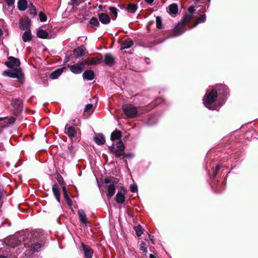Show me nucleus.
<instances>
[{"instance_id": "1", "label": "nucleus", "mask_w": 258, "mask_h": 258, "mask_svg": "<svg viewBox=\"0 0 258 258\" xmlns=\"http://www.w3.org/2000/svg\"><path fill=\"white\" fill-rule=\"evenodd\" d=\"M192 18L191 14H186L184 16L181 21L179 22L174 28L175 35H179L186 31L185 26L189 22Z\"/></svg>"}, {"instance_id": "2", "label": "nucleus", "mask_w": 258, "mask_h": 258, "mask_svg": "<svg viewBox=\"0 0 258 258\" xmlns=\"http://www.w3.org/2000/svg\"><path fill=\"white\" fill-rule=\"evenodd\" d=\"M4 74L13 78H17L18 81L23 83L24 81V76L20 68L13 69L12 70H6L4 72Z\"/></svg>"}, {"instance_id": "3", "label": "nucleus", "mask_w": 258, "mask_h": 258, "mask_svg": "<svg viewBox=\"0 0 258 258\" xmlns=\"http://www.w3.org/2000/svg\"><path fill=\"white\" fill-rule=\"evenodd\" d=\"M122 109L125 115L131 118L135 117L138 112L137 107L132 104L123 105Z\"/></svg>"}, {"instance_id": "4", "label": "nucleus", "mask_w": 258, "mask_h": 258, "mask_svg": "<svg viewBox=\"0 0 258 258\" xmlns=\"http://www.w3.org/2000/svg\"><path fill=\"white\" fill-rule=\"evenodd\" d=\"M217 98V91L214 89L212 90V91L207 95L206 99L204 101L206 107L212 110L214 109V108L212 106V104L216 100Z\"/></svg>"}, {"instance_id": "5", "label": "nucleus", "mask_w": 258, "mask_h": 258, "mask_svg": "<svg viewBox=\"0 0 258 258\" xmlns=\"http://www.w3.org/2000/svg\"><path fill=\"white\" fill-rule=\"evenodd\" d=\"M104 183L106 184L110 183L107 186L106 196L108 198H110L115 194V185L116 184H117V181L114 180L111 182L109 178L104 179Z\"/></svg>"}, {"instance_id": "6", "label": "nucleus", "mask_w": 258, "mask_h": 258, "mask_svg": "<svg viewBox=\"0 0 258 258\" xmlns=\"http://www.w3.org/2000/svg\"><path fill=\"white\" fill-rule=\"evenodd\" d=\"M80 249L85 258H92L94 251L89 246L85 244L84 243H80Z\"/></svg>"}, {"instance_id": "7", "label": "nucleus", "mask_w": 258, "mask_h": 258, "mask_svg": "<svg viewBox=\"0 0 258 258\" xmlns=\"http://www.w3.org/2000/svg\"><path fill=\"white\" fill-rule=\"evenodd\" d=\"M67 67L70 68L71 71L75 74L81 73L85 68V64L83 62L76 63L74 65L68 64Z\"/></svg>"}, {"instance_id": "8", "label": "nucleus", "mask_w": 258, "mask_h": 258, "mask_svg": "<svg viewBox=\"0 0 258 258\" xmlns=\"http://www.w3.org/2000/svg\"><path fill=\"white\" fill-rule=\"evenodd\" d=\"M126 190L123 187H121L115 196V201L118 204H122L125 201Z\"/></svg>"}, {"instance_id": "9", "label": "nucleus", "mask_w": 258, "mask_h": 258, "mask_svg": "<svg viewBox=\"0 0 258 258\" xmlns=\"http://www.w3.org/2000/svg\"><path fill=\"white\" fill-rule=\"evenodd\" d=\"M5 64L9 68L13 69L14 67L20 66V62L19 59L13 56L8 57V61L5 62Z\"/></svg>"}, {"instance_id": "10", "label": "nucleus", "mask_w": 258, "mask_h": 258, "mask_svg": "<svg viewBox=\"0 0 258 258\" xmlns=\"http://www.w3.org/2000/svg\"><path fill=\"white\" fill-rule=\"evenodd\" d=\"M102 58L99 57L87 58L85 60V63L87 65H95L101 63Z\"/></svg>"}, {"instance_id": "11", "label": "nucleus", "mask_w": 258, "mask_h": 258, "mask_svg": "<svg viewBox=\"0 0 258 258\" xmlns=\"http://www.w3.org/2000/svg\"><path fill=\"white\" fill-rule=\"evenodd\" d=\"M104 62L108 66H113L115 63V59L113 55L110 53L106 54L104 57Z\"/></svg>"}, {"instance_id": "12", "label": "nucleus", "mask_w": 258, "mask_h": 258, "mask_svg": "<svg viewBox=\"0 0 258 258\" xmlns=\"http://www.w3.org/2000/svg\"><path fill=\"white\" fill-rule=\"evenodd\" d=\"M78 214L80 221L85 225H86L88 223V220L84 210L82 209L79 210Z\"/></svg>"}, {"instance_id": "13", "label": "nucleus", "mask_w": 258, "mask_h": 258, "mask_svg": "<svg viewBox=\"0 0 258 258\" xmlns=\"http://www.w3.org/2000/svg\"><path fill=\"white\" fill-rule=\"evenodd\" d=\"M86 51V48L83 46L78 47L75 48L74 51V55L79 58L83 56L85 54V51Z\"/></svg>"}, {"instance_id": "14", "label": "nucleus", "mask_w": 258, "mask_h": 258, "mask_svg": "<svg viewBox=\"0 0 258 258\" xmlns=\"http://www.w3.org/2000/svg\"><path fill=\"white\" fill-rule=\"evenodd\" d=\"M65 133L70 138H73L76 136V131L75 127L67 124L65 127Z\"/></svg>"}, {"instance_id": "15", "label": "nucleus", "mask_w": 258, "mask_h": 258, "mask_svg": "<svg viewBox=\"0 0 258 258\" xmlns=\"http://www.w3.org/2000/svg\"><path fill=\"white\" fill-rule=\"evenodd\" d=\"M95 77L94 73L92 70H87L83 74V79L86 80H92Z\"/></svg>"}, {"instance_id": "16", "label": "nucleus", "mask_w": 258, "mask_h": 258, "mask_svg": "<svg viewBox=\"0 0 258 258\" xmlns=\"http://www.w3.org/2000/svg\"><path fill=\"white\" fill-rule=\"evenodd\" d=\"M99 21L104 24H108L110 22V19L109 16L104 13L99 15Z\"/></svg>"}, {"instance_id": "17", "label": "nucleus", "mask_w": 258, "mask_h": 258, "mask_svg": "<svg viewBox=\"0 0 258 258\" xmlns=\"http://www.w3.org/2000/svg\"><path fill=\"white\" fill-rule=\"evenodd\" d=\"M95 142L98 145L104 144L105 142V138L102 134H98L94 138Z\"/></svg>"}, {"instance_id": "18", "label": "nucleus", "mask_w": 258, "mask_h": 258, "mask_svg": "<svg viewBox=\"0 0 258 258\" xmlns=\"http://www.w3.org/2000/svg\"><path fill=\"white\" fill-rule=\"evenodd\" d=\"M32 38V34L30 29L26 30L23 34L22 39L24 42L30 41Z\"/></svg>"}, {"instance_id": "19", "label": "nucleus", "mask_w": 258, "mask_h": 258, "mask_svg": "<svg viewBox=\"0 0 258 258\" xmlns=\"http://www.w3.org/2000/svg\"><path fill=\"white\" fill-rule=\"evenodd\" d=\"M133 45L132 40L128 38L124 40L121 45V49H127L130 48Z\"/></svg>"}, {"instance_id": "20", "label": "nucleus", "mask_w": 258, "mask_h": 258, "mask_svg": "<svg viewBox=\"0 0 258 258\" xmlns=\"http://www.w3.org/2000/svg\"><path fill=\"white\" fill-rule=\"evenodd\" d=\"M52 191H53V193L56 200L58 202H60L59 188L57 184H55L53 185Z\"/></svg>"}, {"instance_id": "21", "label": "nucleus", "mask_w": 258, "mask_h": 258, "mask_svg": "<svg viewBox=\"0 0 258 258\" xmlns=\"http://www.w3.org/2000/svg\"><path fill=\"white\" fill-rule=\"evenodd\" d=\"M18 8L20 11H24L27 8V0H19L18 2Z\"/></svg>"}, {"instance_id": "22", "label": "nucleus", "mask_w": 258, "mask_h": 258, "mask_svg": "<svg viewBox=\"0 0 258 258\" xmlns=\"http://www.w3.org/2000/svg\"><path fill=\"white\" fill-rule=\"evenodd\" d=\"M41 247L40 243H33L30 247V250L32 251V253L38 252L40 251Z\"/></svg>"}, {"instance_id": "23", "label": "nucleus", "mask_w": 258, "mask_h": 258, "mask_svg": "<svg viewBox=\"0 0 258 258\" xmlns=\"http://www.w3.org/2000/svg\"><path fill=\"white\" fill-rule=\"evenodd\" d=\"M121 137V132L119 131L115 130L111 133L110 138L112 141H114L119 139Z\"/></svg>"}, {"instance_id": "24", "label": "nucleus", "mask_w": 258, "mask_h": 258, "mask_svg": "<svg viewBox=\"0 0 258 258\" xmlns=\"http://www.w3.org/2000/svg\"><path fill=\"white\" fill-rule=\"evenodd\" d=\"M62 72V69H58L51 73V74L50 75V78L51 79H56L61 74Z\"/></svg>"}, {"instance_id": "25", "label": "nucleus", "mask_w": 258, "mask_h": 258, "mask_svg": "<svg viewBox=\"0 0 258 258\" xmlns=\"http://www.w3.org/2000/svg\"><path fill=\"white\" fill-rule=\"evenodd\" d=\"M178 11L177 5L172 4L169 6L168 12L170 14H176Z\"/></svg>"}, {"instance_id": "26", "label": "nucleus", "mask_w": 258, "mask_h": 258, "mask_svg": "<svg viewBox=\"0 0 258 258\" xmlns=\"http://www.w3.org/2000/svg\"><path fill=\"white\" fill-rule=\"evenodd\" d=\"M37 36L40 38L46 39L48 37V33L43 29L38 30L37 32Z\"/></svg>"}, {"instance_id": "27", "label": "nucleus", "mask_w": 258, "mask_h": 258, "mask_svg": "<svg viewBox=\"0 0 258 258\" xmlns=\"http://www.w3.org/2000/svg\"><path fill=\"white\" fill-rule=\"evenodd\" d=\"M206 17L205 15H201L198 18L197 21L195 23L194 25L192 26L189 27V29H191L192 28L196 26L199 23L205 22L206 20Z\"/></svg>"}, {"instance_id": "28", "label": "nucleus", "mask_w": 258, "mask_h": 258, "mask_svg": "<svg viewBox=\"0 0 258 258\" xmlns=\"http://www.w3.org/2000/svg\"><path fill=\"white\" fill-rule=\"evenodd\" d=\"M89 23L92 27H98L99 26V22L97 18L95 17H92Z\"/></svg>"}, {"instance_id": "29", "label": "nucleus", "mask_w": 258, "mask_h": 258, "mask_svg": "<svg viewBox=\"0 0 258 258\" xmlns=\"http://www.w3.org/2000/svg\"><path fill=\"white\" fill-rule=\"evenodd\" d=\"M32 235L35 239H39L40 237L43 235L42 232L40 230H36L32 232Z\"/></svg>"}, {"instance_id": "30", "label": "nucleus", "mask_w": 258, "mask_h": 258, "mask_svg": "<svg viewBox=\"0 0 258 258\" xmlns=\"http://www.w3.org/2000/svg\"><path fill=\"white\" fill-rule=\"evenodd\" d=\"M137 9V6L135 4H130L127 7V11L131 13H134Z\"/></svg>"}, {"instance_id": "31", "label": "nucleus", "mask_w": 258, "mask_h": 258, "mask_svg": "<svg viewBox=\"0 0 258 258\" xmlns=\"http://www.w3.org/2000/svg\"><path fill=\"white\" fill-rule=\"evenodd\" d=\"M124 150H120V149H115L113 152V154L116 157H120L124 155Z\"/></svg>"}, {"instance_id": "32", "label": "nucleus", "mask_w": 258, "mask_h": 258, "mask_svg": "<svg viewBox=\"0 0 258 258\" xmlns=\"http://www.w3.org/2000/svg\"><path fill=\"white\" fill-rule=\"evenodd\" d=\"M134 229L136 231V234L138 237L140 236L143 233V230L141 225H138L137 226H135Z\"/></svg>"}, {"instance_id": "33", "label": "nucleus", "mask_w": 258, "mask_h": 258, "mask_svg": "<svg viewBox=\"0 0 258 258\" xmlns=\"http://www.w3.org/2000/svg\"><path fill=\"white\" fill-rule=\"evenodd\" d=\"M156 22L157 27L160 29H162V20H161V18L160 17L157 16L156 17Z\"/></svg>"}, {"instance_id": "34", "label": "nucleus", "mask_w": 258, "mask_h": 258, "mask_svg": "<svg viewBox=\"0 0 258 258\" xmlns=\"http://www.w3.org/2000/svg\"><path fill=\"white\" fill-rule=\"evenodd\" d=\"M93 108V105L92 104H88L86 105L84 111L85 112L90 113Z\"/></svg>"}, {"instance_id": "35", "label": "nucleus", "mask_w": 258, "mask_h": 258, "mask_svg": "<svg viewBox=\"0 0 258 258\" xmlns=\"http://www.w3.org/2000/svg\"><path fill=\"white\" fill-rule=\"evenodd\" d=\"M140 249L143 252H147V246L146 245L145 243H141L140 245Z\"/></svg>"}, {"instance_id": "36", "label": "nucleus", "mask_w": 258, "mask_h": 258, "mask_svg": "<svg viewBox=\"0 0 258 258\" xmlns=\"http://www.w3.org/2000/svg\"><path fill=\"white\" fill-rule=\"evenodd\" d=\"M109 10L113 14L115 18H116L117 16V9L114 7H110Z\"/></svg>"}, {"instance_id": "37", "label": "nucleus", "mask_w": 258, "mask_h": 258, "mask_svg": "<svg viewBox=\"0 0 258 258\" xmlns=\"http://www.w3.org/2000/svg\"><path fill=\"white\" fill-rule=\"evenodd\" d=\"M124 149L125 147L123 142L121 141H118L117 144V149L124 150Z\"/></svg>"}, {"instance_id": "38", "label": "nucleus", "mask_w": 258, "mask_h": 258, "mask_svg": "<svg viewBox=\"0 0 258 258\" xmlns=\"http://www.w3.org/2000/svg\"><path fill=\"white\" fill-rule=\"evenodd\" d=\"M39 18H40V20L41 21V22H45L46 21V16H45V15L41 12L39 13Z\"/></svg>"}, {"instance_id": "39", "label": "nucleus", "mask_w": 258, "mask_h": 258, "mask_svg": "<svg viewBox=\"0 0 258 258\" xmlns=\"http://www.w3.org/2000/svg\"><path fill=\"white\" fill-rule=\"evenodd\" d=\"M130 189L132 192H135L137 191V186L136 185H131L130 187Z\"/></svg>"}, {"instance_id": "40", "label": "nucleus", "mask_w": 258, "mask_h": 258, "mask_svg": "<svg viewBox=\"0 0 258 258\" xmlns=\"http://www.w3.org/2000/svg\"><path fill=\"white\" fill-rule=\"evenodd\" d=\"M64 198L65 199V200H66L67 203L69 205H71L72 204V200H71V199L69 198V195H66V196H64Z\"/></svg>"}, {"instance_id": "41", "label": "nucleus", "mask_w": 258, "mask_h": 258, "mask_svg": "<svg viewBox=\"0 0 258 258\" xmlns=\"http://www.w3.org/2000/svg\"><path fill=\"white\" fill-rule=\"evenodd\" d=\"M5 1L9 6H12L15 3V0H5Z\"/></svg>"}, {"instance_id": "42", "label": "nucleus", "mask_w": 258, "mask_h": 258, "mask_svg": "<svg viewBox=\"0 0 258 258\" xmlns=\"http://www.w3.org/2000/svg\"><path fill=\"white\" fill-rule=\"evenodd\" d=\"M221 165H217L216 167V169H215V171L214 173V176H216L217 173H218V171L219 170L220 168L221 167Z\"/></svg>"}, {"instance_id": "43", "label": "nucleus", "mask_w": 258, "mask_h": 258, "mask_svg": "<svg viewBox=\"0 0 258 258\" xmlns=\"http://www.w3.org/2000/svg\"><path fill=\"white\" fill-rule=\"evenodd\" d=\"M194 11H195L194 8L193 7H190L188 9L189 13L188 14H191V16H192Z\"/></svg>"}, {"instance_id": "44", "label": "nucleus", "mask_w": 258, "mask_h": 258, "mask_svg": "<svg viewBox=\"0 0 258 258\" xmlns=\"http://www.w3.org/2000/svg\"><path fill=\"white\" fill-rule=\"evenodd\" d=\"M62 192L63 194V196L68 195L67 194V188L64 185L62 186Z\"/></svg>"}, {"instance_id": "45", "label": "nucleus", "mask_w": 258, "mask_h": 258, "mask_svg": "<svg viewBox=\"0 0 258 258\" xmlns=\"http://www.w3.org/2000/svg\"><path fill=\"white\" fill-rule=\"evenodd\" d=\"M8 120V122L10 123H13L15 122V118L13 117H10L8 119H7Z\"/></svg>"}, {"instance_id": "46", "label": "nucleus", "mask_w": 258, "mask_h": 258, "mask_svg": "<svg viewBox=\"0 0 258 258\" xmlns=\"http://www.w3.org/2000/svg\"><path fill=\"white\" fill-rule=\"evenodd\" d=\"M124 157H125L126 158H133L134 157V155L133 154H131V153H128V154H125L124 153V155H123Z\"/></svg>"}, {"instance_id": "47", "label": "nucleus", "mask_w": 258, "mask_h": 258, "mask_svg": "<svg viewBox=\"0 0 258 258\" xmlns=\"http://www.w3.org/2000/svg\"><path fill=\"white\" fill-rule=\"evenodd\" d=\"M154 0H145V2L149 4H152L153 3Z\"/></svg>"}, {"instance_id": "48", "label": "nucleus", "mask_w": 258, "mask_h": 258, "mask_svg": "<svg viewBox=\"0 0 258 258\" xmlns=\"http://www.w3.org/2000/svg\"><path fill=\"white\" fill-rule=\"evenodd\" d=\"M149 237L150 240L152 241V242L154 240V236L151 235H149Z\"/></svg>"}, {"instance_id": "49", "label": "nucleus", "mask_w": 258, "mask_h": 258, "mask_svg": "<svg viewBox=\"0 0 258 258\" xmlns=\"http://www.w3.org/2000/svg\"><path fill=\"white\" fill-rule=\"evenodd\" d=\"M221 87L223 89V90H224V91H225L227 90V87H226V86H225V85H222L221 86Z\"/></svg>"}, {"instance_id": "50", "label": "nucleus", "mask_w": 258, "mask_h": 258, "mask_svg": "<svg viewBox=\"0 0 258 258\" xmlns=\"http://www.w3.org/2000/svg\"><path fill=\"white\" fill-rule=\"evenodd\" d=\"M150 258H157V257L154 254L150 253Z\"/></svg>"}, {"instance_id": "51", "label": "nucleus", "mask_w": 258, "mask_h": 258, "mask_svg": "<svg viewBox=\"0 0 258 258\" xmlns=\"http://www.w3.org/2000/svg\"><path fill=\"white\" fill-rule=\"evenodd\" d=\"M31 10L32 11L31 13H33L35 15L36 14V10H35V9L34 7H33L32 9H31Z\"/></svg>"}, {"instance_id": "52", "label": "nucleus", "mask_w": 258, "mask_h": 258, "mask_svg": "<svg viewBox=\"0 0 258 258\" xmlns=\"http://www.w3.org/2000/svg\"><path fill=\"white\" fill-rule=\"evenodd\" d=\"M3 192L2 191L0 190V199L2 198V196H3Z\"/></svg>"}, {"instance_id": "53", "label": "nucleus", "mask_w": 258, "mask_h": 258, "mask_svg": "<svg viewBox=\"0 0 258 258\" xmlns=\"http://www.w3.org/2000/svg\"><path fill=\"white\" fill-rule=\"evenodd\" d=\"M3 34V30L0 29V36H1Z\"/></svg>"}, {"instance_id": "54", "label": "nucleus", "mask_w": 258, "mask_h": 258, "mask_svg": "<svg viewBox=\"0 0 258 258\" xmlns=\"http://www.w3.org/2000/svg\"><path fill=\"white\" fill-rule=\"evenodd\" d=\"M28 244H29V243H24V246L25 247L28 246H29Z\"/></svg>"}, {"instance_id": "55", "label": "nucleus", "mask_w": 258, "mask_h": 258, "mask_svg": "<svg viewBox=\"0 0 258 258\" xmlns=\"http://www.w3.org/2000/svg\"><path fill=\"white\" fill-rule=\"evenodd\" d=\"M0 258H8V257L6 256L0 255Z\"/></svg>"}, {"instance_id": "56", "label": "nucleus", "mask_w": 258, "mask_h": 258, "mask_svg": "<svg viewBox=\"0 0 258 258\" xmlns=\"http://www.w3.org/2000/svg\"><path fill=\"white\" fill-rule=\"evenodd\" d=\"M3 119H4L3 118L0 117V121H2L3 120Z\"/></svg>"}]
</instances>
